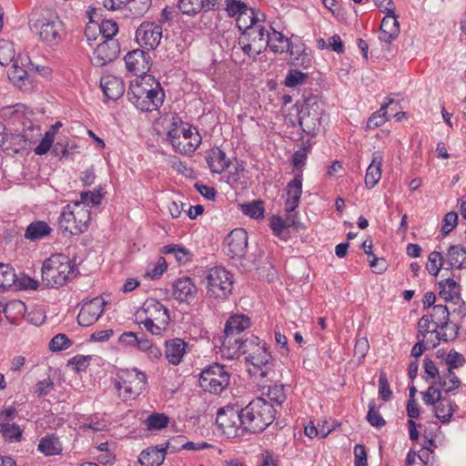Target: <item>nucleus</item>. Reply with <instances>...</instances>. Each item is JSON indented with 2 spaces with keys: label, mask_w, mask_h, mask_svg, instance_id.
Here are the masks:
<instances>
[{
  "label": "nucleus",
  "mask_w": 466,
  "mask_h": 466,
  "mask_svg": "<svg viewBox=\"0 0 466 466\" xmlns=\"http://www.w3.org/2000/svg\"><path fill=\"white\" fill-rule=\"evenodd\" d=\"M38 450L46 456H54L60 454L62 451V444L54 434L43 437L38 443Z\"/></svg>",
  "instance_id": "34"
},
{
  "label": "nucleus",
  "mask_w": 466,
  "mask_h": 466,
  "mask_svg": "<svg viewBox=\"0 0 466 466\" xmlns=\"http://www.w3.org/2000/svg\"><path fill=\"white\" fill-rule=\"evenodd\" d=\"M203 282L207 295L216 299H227L233 289L232 275L221 266L207 269Z\"/></svg>",
  "instance_id": "9"
},
{
  "label": "nucleus",
  "mask_w": 466,
  "mask_h": 466,
  "mask_svg": "<svg viewBox=\"0 0 466 466\" xmlns=\"http://www.w3.org/2000/svg\"><path fill=\"white\" fill-rule=\"evenodd\" d=\"M295 224V216L293 213H288L286 219L280 217H273L270 221V228L277 236H279L285 228L291 227Z\"/></svg>",
  "instance_id": "47"
},
{
  "label": "nucleus",
  "mask_w": 466,
  "mask_h": 466,
  "mask_svg": "<svg viewBox=\"0 0 466 466\" xmlns=\"http://www.w3.org/2000/svg\"><path fill=\"white\" fill-rule=\"evenodd\" d=\"M198 293V288L189 277L177 279L173 283V298L180 303H189Z\"/></svg>",
  "instance_id": "18"
},
{
  "label": "nucleus",
  "mask_w": 466,
  "mask_h": 466,
  "mask_svg": "<svg viewBox=\"0 0 466 466\" xmlns=\"http://www.w3.org/2000/svg\"><path fill=\"white\" fill-rule=\"evenodd\" d=\"M379 394L382 400L389 401L392 397V391L385 372H380L379 379Z\"/></svg>",
  "instance_id": "59"
},
{
  "label": "nucleus",
  "mask_w": 466,
  "mask_h": 466,
  "mask_svg": "<svg viewBox=\"0 0 466 466\" xmlns=\"http://www.w3.org/2000/svg\"><path fill=\"white\" fill-rule=\"evenodd\" d=\"M248 232L241 228L233 229L227 237L228 254L232 258H242L248 249Z\"/></svg>",
  "instance_id": "17"
},
{
  "label": "nucleus",
  "mask_w": 466,
  "mask_h": 466,
  "mask_svg": "<svg viewBox=\"0 0 466 466\" xmlns=\"http://www.w3.org/2000/svg\"><path fill=\"white\" fill-rule=\"evenodd\" d=\"M76 268L68 257L55 254L46 258L42 266V279L47 287L58 288L74 279Z\"/></svg>",
  "instance_id": "2"
},
{
  "label": "nucleus",
  "mask_w": 466,
  "mask_h": 466,
  "mask_svg": "<svg viewBox=\"0 0 466 466\" xmlns=\"http://www.w3.org/2000/svg\"><path fill=\"white\" fill-rule=\"evenodd\" d=\"M367 420L374 427L380 428L386 424L385 420L377 410L376 403L374 400L369 402V411L367 414Z\"/></svg>",
  "instance_id": "51"
},
{
  "label": "nucleus",
  "mask_w": 466,
  "mask_h": 466,
  "mask_svg": "<svg viewBox=\"0 0 466 466\" xmlns=\"http://www.w3.org/2000/svg\"><path fill=\"white\" fill-rule=\"evenodd\" d=\"M37 287H38L37 281L31 279L30 277H27L25 275L17 276L15 274V284L12 287V289L15 290H23V289L34 290V289H36Z\"/></svg>",
  "instance_id": "52"
},
{
  "label": "nucleus",
  "mask_w": 466,
  "mask_h": 466,
  "mask_svg": "<svg viewBox=\"0 0 466 466\" xmlns=\"http://www.w3.org/2000/svg\"><path fill=\"white\" fill-rule=\"evenodd\" d=\"M216 423L228 438H235L246 432L243 429L242 409L234 406L220 408L217 412Z\"/></svg>",
  "instance_id": "10"
},
{
  "label": "nucleus",
  "mask_w": 466,
  "mask_h": 466,
  "mask_svg": "<svg viewBox=\"0 0 466 466\" xmlns=\"http://www.w3.org/2000/svg\"><path fill=\"white\" fill-rule=\"evenodd\" d=\"M267 46L274 53H283L289 49V42L281 33L273 30V32L268 35Z\"/></svg>",
  "instance_id": "36"
},
{
  "label": "nucleus",
  "mask_w": 466,
  "mask_h": 466,
  "mask_svg": "<svg viewBox=\"0 0 466 466\" xmlns=\"http://www.w3.org/2000/svg\"><path fill=\"white\" fill-rule=\"evenodd\" d=\"M244 341H245V339H243L242 338H237L236 335L225 334L224 339L221 342V347H220V351H221L222 356H224L228 359H231L226 353L227 350H231V348H235V347L238 346V344H240Z\"/></svg>",
  "instance_id": "57"
},
{
  "label": "nucleus",
  "mask_w": 466,
  "mask_h": 466,
  "mask_svg": "<svg viewBox=\"0 0 466 466\" xmlns=\"http://www.w3.org/2000/svg\"><path fill=\"white\" fill-rule=\"evenodd\" d=\"M308 78V75L298 70H289L285 78V86L295 87L303 84Z\"/></svg>",
  "instance_id": "54"
},
{
  "label": "nucleus",
  "mask_w": 466,
  "mask_h": 466,
  "mask_svg": "<svg viewBox=\"0 0 466 466\" xmlns=\"http://www.w3.org/2000/svg\"><path fill=\"white\" fill-rule=\"evenodd\" d=\"M100 86L104 95L112 100L119 98L125 91L123 80L113 75L103 76L100 79Z\"/></svg>",
  "instance_id": "22"
},
{
  "label": "nucleus",
  "mask_w": 466,
  "mask_h": 466,
  "mask_svg": "<svg viewBox=\"0 0 466 466\" xmlns=\"http://www.w3.org/2000/svg\"><path fill=\"white\" fill-rule=\"evenodd\" d=\"M186 342L178 338L167 341L165 354L168 362L174 365L179 364L186 353Z\"/></svg>",
  "instance_id": "26"
},
{
  "label": "nucleus",
  "mask_w": 466,
  "mask_h": 466,
  "mask_svg": "<svg viewBox=\"0 0 466 466\" xmlns=\"http://www.w3.org/2000/svg\"><path fill=\"white\" fill-rule=\"evenodd\" d=\"M15 280V269L7 264L0 263V291L12 289Z\"/></svg>",
  "instance_id": "40"
},
{
  "label": "nucleus",
  "mask_w": 466,
  "mask_h": 466,
  "mask_svg": "<svg viewBox=\"0 0 466 466\" xmlns=\"http://www.w3.org/2000/svg\"><path fill=\"white\" fill-rule=\"evenodd\" d=\"M250 325L249 318L240 314L231 316L226 322L224 333L238 335L240 332L248 329Z\"/></svg>",
  "instance_id": "31"
},
{
  "label": "nucleus",
  "mask_w": 466,
  "mask_h": 466,
  "mask_svg": "<svg viewBox=\"0 0 466 466\" xmlns=\"http://www.w3.org/2000/svg\"><path fill=\"white\" fill-rule=\"evenodd\" d=\"M309 147H302L292 155L291 163L296 170H301L306 163Z\"/></svg>",
  "instance_id": "58"
},
{
  "label": "nucleus",
  "mask_w": 466,
  "mask_h": 466,
  "mask_svg": "<svg viewBox=\"0 0 466 466\" xmlns=\"http://www.w3.org/2000/svg\"><path fill=\"white\" fill-rule=\"evenodd\" d=\"M152 0H129L127 5V16L140 18L149 10Z\"/></svg>",
  "instance_id": "37"
},
{
  "label": "nucleus",
  "mask_w": 466,
  "mask_h": 466,
  "mask_svg": "<svg viewBox=\"0 0 466 466\" xmlns=\"http://www.w3.org/2000/svg\"><path fill=\"white\" fill-rule=\"evenodd\" d=\"M162 252L165 254H172L174 255L176 260L179 264H186L189 260L190 253L189 251L181 247L179 245H167L163 247Z\"/></svg>",
  "instance_id": "44"
},
{
  "label": "nucleus",
  "mask_w": 466,
  "mask_h": 466,
  "mask_svg": "<svg viewBox=\"0 0 466 466\" xmlns=\"http://www.w3.org/2000/svg\"><path fill=\"white\" fill-rule=\"evenodd\" d=\"M72 345L71 340L65 334L56 335L49 342V349L52 351H60L68 349Z\"/></svg>",
  "instance_id": "53"
},
{
  "label": "nucleus",
  "mask_w": 466,
  "mask_h": 466,
  "mask_svg": "<svg viewBox=\"0 0 466 466\" xmlns=\"http://www.w3.org/2000/svg\"><path fill=\"white\" fill-rule=\"evenodd\" d=\"M147 382V375L137 368L123 369L116 374L115 387L123 400H130L143 392Z\"/></svg>",
  "instance_id": "7"
},
{
  "label": "nucleus",
  "mask_w": 466,
  "mask_h": 466,
  "mask_svg": "<svg viewBox=\"0 0 466 466\" xmlns=\"http://www.w3.org/2000/svg\"><path fill=\"white\" fill-rule=\"evenodd\" d=\"M456 404L449 398H442L434 404L435 416L442 423L449 422L456 409Z\"/></svg>",
  "instance_id": "32"
},
{
  "label": "nucleus",
  "mask_w": 466,
  "mask_h": 466,
  "mask_svg": "<svg viewBox=\"0 0 466 466\" xmlns=\"http://www.w3.org/2000/svg\"><path fill=\"white\" fill-rule=\"evenodd\" d=\"M445 262L446 260L441 252L433 251L430 253L428 257V263L426 265L427 270L431 275L437 276Z\"/></svg>",
  "instance_id": "43"
},
{
  "label": "nucleus",
  "mask_w": 466,
  "mask_h": 466,
  "mask_svg": "<svg viewBox=\"0 0 466 466\" xmlns=\"http://www.w3.org/2000/svg\"><path fill=\"white\" fill-rule=\"evenodd\" d=\"M393 104V100L390 99L389 103L383 104L378 112L373 113L367 122L368 128H375L384 125L391 116L388 115L387 108Z\"/></svg>",
  "instance_id": "39"
},
{
  "label": "nucleus",
  "mask_w": 466,
  "mask_h": 466,
  "mask_svg": "<svg viewBox=\"0 0 466 466\" xmlns=\"http://www.w3.org/2000/svg\"><path fill=\"white\" fill-rule=\"evenodd\" d=\"M399 34L400 25L395 13L386 15L380 24V41L390 44Z\"/></svg>",
  "instance_id": "24"
},
{
  "label": "nucleus",
  "mask_w": 466,
  "mask_h": 466,
  "mask_svg": "<svg viewBox=\"0 0 466 466\" xmlns=\"http://www.w3.org/2000/svg\"><path fill=\"white\" fill-rule=\"evenodd\" d=\"M226 353L230 358L246 355V361L249 362L256 370L254 372H259V376L262 378L269 380L276 378L278 361L268 351L266 342L260 340L257 336L251 335L246 338L244 342L231 350H227Z\"/></svg>",
  "instance_id": "1"
},
{
  "label": "nucleus",
  "mask_w": 466,
  "mask_h": 466,
  "mask_svg": "<svg viewBox=\"0 0 466 466\" xmlns=\"http://www.w3.org/2000/svg\"><path fill=\"white\" fill-rule=\"evenodd\" d=\"M207 162L210 171L217 174H222L230 165V159L219 147H213L208 152Z\"/></svg>",
  "instance_id": "23"
},
{
  "label": "nucleus",
  "mask_w": 466,
  "mask_h": 466,
  "mask_svg": "<svg viewBox=\"0 0 466 466\" xmlns=\"http://www.w3.org/2000/svg\"><path fill=\"white\" fill-rule=\"evenodd\" d=\"M257 24L251 25L249 23V25H245L244 34L251 39L255 46H262V48L265 49L269 33L263 26Z\"/></svg>",
  "instance_id": "33"
},
{
  "label": "nucleus",
  "mask_w": 466,
  "mask_h": 466,
  "mask_svg": "<svg viewBox=\"0 0 466 466\" xmlns=\"http://www.w3.org/2000/svg\"><path fill=\"white\" fill-rule=\"evenodd\" d=\"M431 321L437 328L444 329L449 324L450 310L447 306L438 304L432 308V313L431 314Z\"/></svg>",
  "instance_id": "38"
},
{
  "label": "nucleus",
  "mask_w": 466,
  "mask_h": 466,
  "mask_svg": "<svg viewBox=\"0 0 466 466\" xmlns=\"http://www.w3.org/2000/svg\"><path fill=\"white\" fill-rule=\"evenodd\" d=\"M177 7L183 15L194 16L203 9V0H178Z\"/></svg>",
  "instance_id": "42"
},
{
  "label": "nucleus",
  "mask_w": 466,
  "mask_h": 466,
  "mask_svg": "<svg viewBox=\"0 0 466 466\" xmlns=\"http://www.w3.org/2000/svg\"><path fill=\"white\" fill-rule=\"evenodd\" d=\"M201 143V137L196 128L187 127L184 134L174 141L173 147L180 154H189L194 152Z\"/></svg>",
  "instance_id": "19"
},
{
  "label": "nucleus",
  "mask_w": 466,
  "mask_h": 466,
  "mask_svg": "<svg viewBox=\"0 0 466 466\" xmlns=\"http://www.w3.org/2000/svg\"><path fill=\"white\" fill-rule=\"evenodd\" d=\"M139 325L153 335H162L167 329L170 321L168 309L159 301L147 299L137 313Z\"/></svg>",
  "instance_id": "4"
},
{
  "label": "nucleus",
  "mask_w": 466,
  "mask_h": 466,
  "mask_svg": "<svg viewBox=\"0 0 466 466\" xmlns=\"http://www.w3.org/2000/svg\"><path fill=\"white\" fill-rule=\"evenodd\" d=\"M423 401L428 405H434L442 399L441 391L435 385H431L422 394Z\"/></svg>",
  "instance_id": "60"
},
{
  "label": "nucleus",
  "mask_w": 466,
  "mask_h": 466,
  "mask_svg": "<svg viewBox=\"0 0 466 466\" xmlns=\"http://www.w3.org/2000/svg\"><path fill=\"white\" fill-rule=\"evenodd\" d=\"M30 23L32 27L38 31L43 42L53 45L62 39L64 25L59 17L49 10L33 13Z\"/></svg>",
  "instance_id": "8"
},
{
  "label": "nucleus",
  "mask_w": 466,
  "mask_h": 466,
  "mask_svg": "<svg viewBox=\"0 0 466 466\" xmlns=\"http://www.w3.org/2000/svg\"><path fill=\"white\" fill-rule=\"evenodd\" d=\"M119 53L120 46L117 40H104L95 48L91 62L96 66H104L116 59Z\"/></svg>",
  "instance_id": "14"
},
{
  "label": "nucleus",
  "mask_w": 466,
  "mask_h": 466,
  "mask_svg": "<svg viewBox=\"0 0 466 466\" xmlns=\"http://www.w3.org/2000/svg\"><path fill=\"white\" fill-rule=\"evenodd\" d=\"M229 384V374L225 367L214 364L205 369L199 377V385L205 391L219 394Z\"/></svg>",
  "instance_id": "11"
},
{
  "label": "nucleus",
  "mask_w": 466,
  "mask_h": 466,
  "mask_svg": "<svg viewBox=\"0 0 466 466\" xmlns=\"http://www.w3.org/2000/svg\"><path fill=\"white\" fill-rule=\"evenodd\" d=\"M287 199L285 202V211L293 213L299 204L302 194V175L296 174L292 180L287 185Z\"/></svg>",
  "instance_id": "21"
},
{
  "label": "nucleus",
  "mask_w": 466,
  "mask_h": 466,
  "mask_svg": "<svg viewBox=\"0 0 466 466\" xmlns=\"http://www.w3.org/2000/svg\"><path fill=\"white\" fill-rule=\"evenodd\" d=\"M54 142V132L47 131L39 145L35 148L36 155L42 156L47 153Z\"/></svg>",
  "instance_id": "62"
},
{
  "label": "nucleus",
  "mask_w": 466,
  "mask_h": 466,
  "mask_svg": "<svg viewBox=\"0 0 466 466\" xmlns=\"http://www.w3.org/2000/svg\"><path fill=\"white\" fill-rule=\"evenodd\" d=\"M226 10L228 15L231 17L238 15L237 23L239 29H241L242 19L245 17L249 18L251 25L261 21V19L258 17V14H256L254 9H248L247 5L240 1L227 0Z\"/></svg>",
  "instance_id": "20"
},
{
  "label": "nucleus",
  "mask_w": 466,
  "mask_h": 466,
  "mask_svg": "<svg viewBox=\"0 0 466 466\" xmlns=\"http://www.w3.org/2000/svg\"><path fill=\"white\" fill-rule=\"evenodd\" d=\"M9 143L15 147V151L24 150L31 146L32 141L26 134H7V139Z\"/></svg>",
  "instance_id": "50"
},
{
  "label": "nucleus",
  "mask_w": 466,
  "mask_h": 466,
  "mask_svg": "<svg viewBox=\"0 0 466 466\" xmlns=\"http://www.w3.org/2000/svg\"><path fill=\"white\" fill-rule=\"evenodd\" d=\"M101 200L102 195L99 192L83 191L80 193V200L77 201L89 207V203L93 206H97L101 203Z\"/></svg>",
  "instance_id": "63"
},
{
  "label": "nucleus",
  "mask_w": 466,
  "mask_h": 466,
  "mask_svg": "<svg viewBox=\"0 0 466 466\" xmlns=\"http://www.w3.org/2000/svg\"><path fill=\"white\" fill-rule=\"evenodd\" d=\"M265 394L270 400L268 403L272 404L275 409L276 407H281L287 398L283 385L275 384L268 386Z\"/></svg>",
  "instance_id": "41"
},
{
  "label": "nucleus",
  "mask_w": 466,
  "mask_h": 466,
  "mask_svg": "<svg viewBox=\"0 0 466 466\" xmlns=\"http://www.w3.org/2000/svg\"><path fill=\"white\" fill-rule=\"evenodd\" d=\"M169 421L168 417L162 413H153L146 420L147 430H161L167 426Z\"/></svg>",
  "instance_id": "48"
},
{
  "label": "nucleus",
  "mask_w": 466,
  "mask_h": 466,
  "mask_svg": "<svg viewBox=\"0 0 466 466\" xmlns=\"http://www.w3.org/2000/svg\"><path fill=\"white\" fill-rule=\"evenodd\" d=\"M440 286V297L445 301H451L452 303H459L461 300L460 296V285L451 278L441 281Z\"/></svg>",
  "instance_id": "28"
},
{
  "label": "nucleus",
  "mask_w": 466,
  "mask_h": 466,
  "mask_svg": "<svg viewBox=\"0 0 466 466\" xmlns=\"http://www.w3.org/2000/svg\"><path fill=\"white\" fill-rule=\"evenodd\" d=\"M457 213L453 211L447 213L442 219L441 232L443 235H448L450 232H451L457 225Z\"/></svg>",
  "instance_id": "64"
},
{
  "label": "nucleus",
  "mask_w": 466,
  "mask_h": 466,
  "mask_svg": "<svg viewBox=\"0 0 466 466\" xmlns=\"http://www.w3.org/2000/svg\"><path fill=\"white\" fill-rule=\"evenodd\" d=\"M323 110L318 102L308 101L299 113V124L303 132L315 135L319 131Z\"/></svg>",
  "instance_id": "12"
},
{
  "label": "nucleus",
  "mask_w": 466,
  "mask_h": 466,
  "mask_svg": "<svg viewBox=\"0 0 466 466\" xmlns=\"http://www.w3.org/2000/svg\"><path fill=\"white\" fill-rule=\"evenodd\" d=\"M128 98L141 111L157 110L163 104L165 94L159 83L155 87L147 88L143 83H131L127 92Z\"/></svg>",
  "instance_id": "6"
},
{
  "label": "nucleus",
  "mask_w": 466,
  "mask_h": 466,
  "mask_svg": "<svg viewBox=\"0 0 466 466\" xmlns=\"http://www.w3.org/2000/svg\"><path fill=\"white\" fill-rule=\"evenodd\" d=\"M105 301L99 297L85 302L77 316V322L80 326L89 327L93 325L104 311Z\"/></svg>",
  "instance_id": "15"
},
{
  "label": "nucleus",
  "mask_w": 466,
  "mask_h": 466,
  "mask_svg": "<svg viewBox=\"0 0 466 466\" xmlns=\"http://www.w3.org/2000/svg\"><path fill=\"white\" fill-rule=\"evenodd\" d=\"M90 207L74 201L66 205L58 218L59 229L68 236L85 232L90 222Z\"/></svg>",
  "instance_id": "5"
},
{
  "label": "nucleus",
  "mask_w": 466,
  "mask_h": 466,
  "mask_svg": "<svg viewBox=\"0 0 466 466\" xmlns=\"http://www.w3.org/2000/svg\"><path fill=\"white\" fill-rule=\"evenodd\" d=\"M383 162V155L377 151L372 154L370 166L365 175V185L368 188L374 187L381 177V165Z\"/></svg>",
  "instance_id": "25"
},
{
  "label": "nucleus",
  "mask_w": 466,
  "mask_h": 466,
  "mask_svg": "<svg viewBox=\"0 0 466 466\" xmlns=\"http://www.w3.org/2000/svg\"><path fill=\"white\" fill-rule=\"evenodd\" d=\"M125 64L128 72L135 76H143L150 69L149 54L141 49L128 52L125 56Z\"/></svg>",
  "instance_id": "16"
},
{
  "label": "nucleus",
  "mask_w": 466,
  "mask_h": 466,
  "mask_svg": "<svg viewBox=\"0 0 466 466\" xmlns=\"http://www.w3.org/2000/svg\"><path fill=\"white\" fill-rule=\"evenodd\" d=\"M98 27L105 40L114 39L118 32V25L114 20H104Z\"/></svg>",
  "instance_id": "55"
},
{
  "label": "nucleus",
  "mask_w": 466,
  "mask_h": 466,
  "mask_svg": "<svg viewBox=\"0 0 466 466\" xmlns=\"http://www.w3.org/2000/svg\"><path fill=\"white\" fill-rule=\"evenodd\" d=\"M162 26L155 23L143 22L136 31L138 45L147 50H155L162 38Z\"/></svg>",
  "instance_id": "13"
},
{
  "label": "nucleus",
  "mask_w": 466,
  "mask_h": 466,
  "mask_svg": "<svg viewBox=\"0 0 466 466\" xmlns=\"http://www.w3.org/2000/svg\"><path fill=\"white\" fill-rule=\"evenodd\" d=\"M439 385L446 393H449L459 389L461 381L455 374L454 370H450L448 367L447 371H442L441 377H439Z\"/></svg>",
  "instance_id": "35"
},
{
  "label": "nucleus",
  "mask_w": 466,
  "mask_h": 466,
  "mask_svg": "<svg viewBox=\"0 0 466 466\" xmlns=\"http://www.w3.org/2000/svg\"><path fill=\"white\" fill-rule=\"evenodd\" d=\"M168 446L169 443H167L166 448L150 447L144 450L138 458L140 464L142 466H160L165 460L166 449Z\"/></svg>",
  "instance_id": "27"
},
{
  "label": "nucleus",
  "mask_w": 466,
  "mask_h": 466,
  "mask_svg": "<svg viewBox=\"0 0 466 466\" xmlns=\"http://www.w3.org/2000/svg\"><path fill=\"white\" fill-rule=\"evenodd\" d=\"M15 56L14 44L8 40H0V65H9L14 61Z\"/></svg>",
  "instance_id": "45"
},
{
  "label": "nucleus",
  "mask_w": 466,
  "mask_h": 466,
  "mask_svg": "<svg viewBox=\"0 0 466 466\" xmlns=\"http://www.w3.org/2000/svg\"><path fill=\"white\" fill-rule=\"evenodd\" d=\"M8 76L10 80L19 88H23L25 86V81L27 78V72L22 67H18L17 66H14V69L9 72Z\"/></svg>",
  "instance_id": "56"
},
{
  "label": "nucleus",
  "mask_w": 466,
  "mask_h": 466,
  "mask_svg": "<svg viewBox=\"0 0 466 466\" xmlns=\"http://www.w3.org/2000/svg\"><path fill=\"white\" fill-rule=\"evenodd\" d=\"M275 414L272 404L264 398H256L242 409L243 429L252 433L261 432L273 422Z\"/></svg>",
  "instance_id": "3"
},
{
  "label": "nucleus",
  "mask_w": 466,
  "mask_h": 466,
  "mask_svg": "<svg viewBox=\"0 0 466 466\" xmlns=\"http://www.w3.org/2000/svg\"><path fill=\"white\" fill-rule=\"evenodd\" d=\"M466 362L464 356L455 350H451L446 359V364L450 370L462 367Z\"/></svg>",
  "instance_id": "61"
},
{
  "label": "nucleus",
  "mask_w": 466,
  "mask_h": 466,
  "mask_svg": "<svg viewBox=\"0 0 466 466\" xmlns=\"http://www.w3.org/2000/svg\"><path fill=\"white\" fill-rule=\"evenodd\" d=\"M242 211L252 218H260L264 216V207L261 200H255L242 205Z\"/></svg>",
  "instance_id": "49"
},
{
  "label": "nucleus",
  "mask_w": 466,
  "mask_h": 466,
  "mask_svg": "<svg viewBox=\"0 0 466 466\" xmlns=\"http://www.w3.org/2000/svg\"><path fill=\"white\" fill-rule=\"evenodd\" d=\"M0 431L3 437L11 442L21 441L23 431L15 423H2Z\"/></svg>",
  "instance_id": "46"
},
{
  "label": "nucleus",
  "mask_w": 466,
  "mask_h": 466,
  "mask_svg": "<svg viewBox=\"0 0 466 466\" xmlns=\"http://www.w3.org/2000/svg\"><path fill=\"white\" fill-rule=\"evenodd\" d=\"M446 263L451 268H466V248L461 245H453L448 248Z\"/></svg>",
  "instance_id": "30"
},
{
  "label": "nucleus",
  "mask_w": 466,
  "mask_h": 466,
  "mask_svg": "<svg viewBox=\"0 0 466 466\" xmlns=\"http://www.w3.org/2000/svg\"><path fill=\"white\" fill-rule=\"evenodd\" d=\"M52 232L50 226L42 220H35L30 223L25 232V238L30 241L43 239Z\"/></svg>",
  "instance_id": "29"
}]
</instances>
